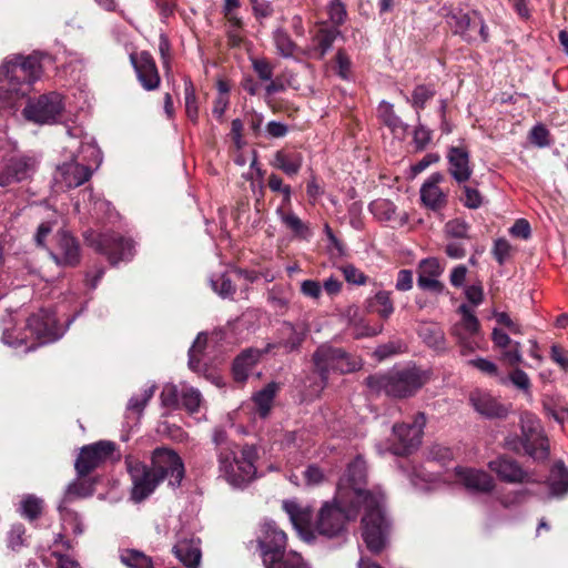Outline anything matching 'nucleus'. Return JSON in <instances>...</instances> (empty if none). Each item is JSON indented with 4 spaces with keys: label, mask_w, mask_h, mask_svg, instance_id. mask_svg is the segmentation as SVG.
Wrapping results in <instances>:
<instances>
[{
    "label": "nucleus",
    "mask_w": 568,
    "mask_h": 568,
    "mask_svg": "<svg viewBox=\"0 0 568 568\" xmlns=\"http://www.w3.org/2000/svg\"><path fill=\"white\" fill-rule=\"evenodd\" d=\"M455 475L458 483L471 493H490L495 488L494 478L484 470L456 467Z\"/></svg>",
    "instance_id": "23"
},
{
    "label": "nucleus",
    "mask_w": 568,
    "mask_h": 568,
    "mask_svg": "<svg viewBox=\"0 0 568 568\" xmlns=\"http://www.w3.org/2000/svg\"><path fill=\"white\" fill-rule=\"evenodd\" d=\"M463 194L462 202L466 207L476 210L481 206L484 197L476 187L465 185Z\"/></svg>",
    "instance_id": "54"
},
{
    "label": "nucleus",
    "mask_w": 568,
    "mask_h": 568,
    "mask_svg": "<svg viewBox=\"0 0 568 568\" xmlns=\"http://www.w3.org/2000/svg\"><path fill=\"white\" fill-rule=\"evenodd\" d=\"M425 425L426 416L424 413H417L409 424H395L393 426L395 443L386 450L398 456L410 454L420 445Z\"/></svg>",
    "instance_id": "11"
},
{
    "label": "nucleus",
    "mask_w": 568,
    "mask_h": 568,
    "mask_svg": "<svg viewBox=\"0 0 568 568\" xmlns=\"http://www.w3.org/2000/svg\"><path fill=\"white\" fill-rule=\"evenodd\" d=\"M346 317L348 326L352 329V334L355 338L372 337L376 336L383 331V326H369L359 314L357 306H349L346 310Z\"/></svg>",
    "instance_id": "30"
},
{
    "label": "nucleus",
    "mask_w": 568,
    "mask_h": 568,
    "mask_svg": "<svg viewBox=\"0 0 568 568\" xmlns=\"http://www.w3.org/2000/svg\"><path fill=\"white\" fill-rule=\"evenodd\" d=\"M49 253L59 266H75L81 256L79 242L65 230L57 232Z\"/></svg>",
    "instance_id": "16"
},
{
    "label": "nucleus",
    "mask_w": 568,
    "mask_h": 568,
    "mask_svg": "<svg viewBox=\"0 0 568 568\" xmlns=\"http://www.w3.org/2000/svg\"><path fill=\"white\" fill-rule=\"evenodd\" d=\"M64 103L61 94L50 92L29 101L23 110L24 116L34 123L53 124L60 119Z\"/></svg>",
    "instance_id": "13"
},
{
    "label": "nucleus",
    "mask_w": 568,
    "mask_h": 568,
    "mask_svg": "<svg viewBox=\"0 0 568 568\" xmlns=\"http://www.w3.org/2000/svg\"><path fill=\"white\" fill-rule=\"evenodd\" d=\"M271 165L281 170L286 175L293 176L300 172L303 165V156L297 152H285L283 150H278L275 152L273 160L271 161Z\"/></svg>",
    "instance_id": "33"
},
{
    "label": "nucleus",
    "mask_w": 568,
    "mask_h": 568,
    "mask_svg": "<svg viewBox=\"0 0 568 568\" xmlns=\"http://www.w3.org/2000/svg\"><path fill=\"white\" fill-rule=\"evenodd\" d=\"M521 443L527 455L535 460H545L549 456L548 438L539 418L524 412L520 415Z\"/></svg>",
    "instance_id": "8"
},
{
    "label": "nucleus",
    "mask_w": 568,
    "mask_h": 568,
    "mask_svg": "<svg viewBox=\"0 0 568 568\" xmlns=\"http://www.w3.org/2000/svg\"><path fill=\"white\" fill-rule=\"evenodd\" d=\"M91 494L90 489L83 483H72L67 487L64 497L60 505L67 506L73 497H87Z\"/></svg>",
    "instance_id": "57"
},
{
    "label": "nucleus",
    "mask_w": 568,
    "mask_h": 568,
    "mask_svg": "<svg viewBox=\"0 0 568 568\" xmlns=\"http://www.w3.org/2000/svg\"><path fill=\"white\" fill-rule=\"evenodd\" d=\"M366 308L369 313H376L383 320H387L394 313L390 292L378 291L366 300Z\"/></svg>",
    "instance_id": "37"
},
{
    "label": "nucleus",
    "mask_w": 568,
    "mask_h": 568,
    "mask_svg": "<svg viewBox=\"0 0 568 568\" xmlns=\"http://www.w3.org/2000/svg\"><path fill=\"white\" fill-rule=\"evenodd\" d=\"M263 353L257 348H247L237 355L232 367L234 379L239 383L245 382Z\"/></svg>",
    "instance_id": "29"
},
{
    "label": "nucleus",
    "mask_w": 568,
    "mask_h": 568,
    "mask_svg": "<svg viewBox=\"0 0 568 568\" xmlns=\"http://www.w3.org/2000/svg\"><path fill=\"white\" fill-rule=\"evenodd\" d=\"M436 94V90L432 84H418L414 88L412 97H405L406 101L419 113L426 106V103Z\"/></svg>",
    "instance_id": "40"
},
{
    "label": "nucleus",
    "mask_w": 568,
    "mask_h": 568,
    "mask_svg": "<svg viewBox=\"0 0 568 568\" xmlns=\"http://www.w3.org/2000/svg\"><path fill=\"white\" fill-rule=\"evenodd\" d=\"M444 181V175L439 172L433 173L420 186V201L423 205L434 212L443 210L448 202V195L439 184Z\"/></svg>",
    "instance_id": "21"
},
{
    "label": "nucleus",
    "mask_w": 568,
    "mask_h": 568,
    "mask_svg": "<svg viewBox=\"0 0 568 568\" xmlns=\"http://www.w3.org/2000/svg\"><path fill=\"white\" fill-rule=\"evenodd\" d=\"M327 13L336 28L343 24L347 17L345 4L341 0H332L327 7Z\"/></svg>",
    "instance_id": "52"
},
{
    "label": "nucleus",
    "mask_w": 568,
    "mask_h": 568,
    "mask_svg": "<svg viewBox=\"0 0 568 568\" xmlns=\"http://www.w3.org/2000/svg\"><path fill=\"white\" fill-rule=\"evenodd\" d=\"M403 344L400 342H388L386 344L379 345L375 352L374 356L378 361H384L393 355L399 354L403 351Z\"/></svg>",
    "instance_id": "58"
},
{
    "label": "nucleus",
    "mask_w": 568,
    "mask_h": 568,
    "mask_svg": "<svg viewBox=\"0 0 568 568\" xmlns=\"http://www.w3.org/2000/svg\"><path fill=\"white\" fill-rule=\"evenodd\" d=\"M115 450L113 442L100 440L84 446L75 460L74 467L80 477L89 475L106 462Z\"/></svg>",
    "instance_id": "15"
},
{
    "label": "nucleus",
    "mask_w": 568,
    "mask_h": 568,
    "mask_svg": "<svg viewBox=\"0 0 568 568\" xmlns=\"http://www.w3.org/2000/svg\"><path fill=\"white\" fill-rule=\"evenodd\" d=\"M351 65L352 62L347 54L343 50H338L336 53V71L342 79L348 80L351 78Z\"/></svg>",
    "instance_id": "63"
},
{
    "label": "nucleus",
    "mask_w": 568,
    "mask_h": 568,
    "mask_svg": "<svg viewBox=\"0 0 568 568\" xmlns=\"http://www.w3.org/2000/svg\"><path fill=\"white\" fill-rule=\"evenodd\" d=\"M126 468L132 480L131 498L140 503L149 497L159 486L160 480L153 468L134 458H126Z\"/></svg>",
    "instance_id": "14"
},
{
    "label": "nucleus",
    "mask_w": 568,
    "mask_h": 568,
    "mask_svg": "<svg viewBox=\"0 0 568 568\" xmlns=\"http://www.w3.org/2000/svg\"><path fill=\"white\" fill-rule=\"evenodd\" d=\"M547 485L552 497L560 498L568 494V469L562 462L552 466Z\"/></svg>",
    "instance_id": "34"
},
{
    "label": "nucleus",
    "mask_w": 568,
    "mask_h": 568,
    "mask_svg": "<svg viewBox=\"0 0 568 568\" xmlns=\"http://www.w3.org/2000/svg\"><path fill=\"white\" fill-rule=\"evenodd\" d=\"M447 23L455 34L460 36L469 43L477 41L487 42L489 39L487 26L477 11L464 12L459 10L452 12L447 16Z\"/></svg>",
    "instance_id": "12"
},
{
    "label": "nucleus",
    "mask_w": 568,
    "mask_h": 568,
    "mask_svg": "<svg viewBox=\"0 0 568 568\" xmlns=\"http://www.w3.org/2000/svg\"><path fill=\"white\" fill-rule=\"evenodd\" d=\"M27 329L36 336L40 345L54 342L63 334L58 327L54 314L44 310L28 318Z\"/></svg>",
    "instance_id": "17"
},
{
    "label": "nucleus",
    "mask_w": 568,
    "mask_h": 568,
    "mask_svg": "<svg viewBox=\"0 0 568 568\" xmlns=\"http://www.w3.org/2000/svg\"><path fill=\"white\" fill-rule=\"evenodd\" d=\"M471 407L486 418H505L508 415V407L500 403L491 394L476 389L469 395Z\"/></svg>",
    "instance_id": "22"
},
{
    "label": "nucleus",
    "mask_w": 568,
    "mask_h": 568,
    "mask_svg": "<svg viewBox=\"0 0 568 568\" xmlns=\"http://www.w3.org/2000/svg\"><path fill=\"white\" fill-rule=\"evenodd\" d=\"M488 468L496 474V476L507 484H524L532 481L530 474L525 470L520 464L508 457L499 456L488 463Z\"/></svg>",
    "instance_id": "20"
},
{
    "label": "nucleus",
    "mask_w": 568,
    "mask_h": 568,
    "mask_svg": "<svg viewBox=\"0 0 568 568\" xmlns=\"http://www.w3.org/2000/svg\"><path fill=\"white\" fill-rule=\"evenodd\" d=\"M210 282L213 291L223 298L232 297L235 293V286L226 274L212 276Z\"/></svg>",
    "instance_id": "48"
},
{
    "label": "nucleus",
    "mask_w": 568,
    "mask_h": 568,
    "mask_svg": "<svg viewBox=\"0 0 568 568\" xmlns=\"http://www.w3.org/2000/svg\"><path fill=\"white\" fill-rule=\"evenodd\" d=\"M339 271L344 275L345 281L349 284L364 285L368 280V277L353 264L343 265L339 267Z\"/></svg>",
    "instance_id": "53"
},
{
    "label": "nucleus",
    "mask_w": 568,
    "mask_h": 568,
    "mask_svg": "<svg viewBox=\"0 0 568 568\" xmlns=\"http://www.w3.org/2000/svg\"><path fill=\"white\" fill-rule=\"evenodd\" d=\"M511 251V245L505 239H498L494 243L493 254L497 262L503 265L505 261L509 257Z\"/></svg>",
    "instance_id": "61"
},
{
    "label": "nucleus",
    "mask_w": 568,
    "mask_h": 568,
    "mask_svg": "<svg viewBox=\"0 0 568 568\" xmlns=\"http://www.w3.org/2000/svg\"><path fill=\"white\" fill-rule=\"evenodd\" d=\"M207 342V336L200 333L189 349V367L196 372L200 369V354L203 352Z\"/></svg>",
    "instance_id": "51"
},
{
    "label": "nucleus",
    "mask_w": 568,
    "mask_h": 568,
    "mask_svg": "<svg viewBox=\"0 0 568 568\" xmlns=\"http://www.w3.org/2000/svg\"><path fill=\"white\" fill-rule=\"evenodd\" d=\"M184 99H185V111L187 118L195 122L199 115V109L196 103L195 89L190 79L184 80Z\"/></svg>",
    "instance_id": "47"
},
{
    "label": "nucleus",
    "mask_w": 568,
    "mask_h": 568,
    "mask_svg": "<svg viewBox=\"0 0 568 568\" xmlns=\"http://www.w3.org/2000/svg\"><path fill=\"white\" fill-rule=\"evenodd\" d=\"M155 392V385L152 384L144 388L141 394L133 395L128 402V410L141 414L146 406L148 402L152 398Z\"/></svg>",
    "instance_id": "50"
},
{
    "label": "nucleus",
    "mask_w": 568,
    "mask_h": 568,
    "mask_svg": "<svg viewBox=\"0 0 568 568\" xmlns=\"http://www.w3.org/2000/svg\"><path fill=\"white\" fill-rule=\"evenodd\" d=\"M252 67L258 78L263 81H271L273 78V67L265 59H253Z\"/></svg>",
    "instance_id": "60"
},
{
    "label": "nucleus",
    "mask_w": 568,
    "mask_h": 568,
    "mask_svg": "<svg viewBox=\"0 0 568 568\" xmlns=\"http://www.w3.org/2000/svg\"><path fill=\"white\" fill-rule=\"evenodd\" d=\"M501 358L510 366H516L523 362L521 345L514 342L509 347L501 351Z\"/></svg>",
    "instance_id": "56"
},
{
    "label": "nucleus",
    "mask_w": 568,
    "mask_h": 568,
    "mask_svg": "<svg viewBox=\"0 0 568 568\" xmlns=\"http://www.w3.org/2000/svg\"><path fill=\"white\" fill-rule=\"evenodd\" d=\"M26 541V527L20 523L13 524L7 536L8 547L13 551H19L27 545Z\"/></svg>",
    "instance_id": "49"
},
{
    "label": "nucleus",
    "mask_w": 568,
    "mask_h": 568,
    "mask_svg": "<svg viewBox=\"0 0 568 568\" xmlns=\"http://www.w3.org/2000/svg\"><path fill=\"white\" fill-rule=\"evenodd\" d=\"M181 404L191 414L199 412L202 404V395L194 387L184 386L181 389Z\"/></svg>",
    "instance_id": "45"
},
{
    "label": "nucleus",
    "mask_w": 568,
    "mask_h": 568,
    "mask_svg": "<svg viewBox=\"0 0 568 568\" xmlns=\"http://www.w3.org/2000/svg\"><path fill=\"white\" fill-rule=\"evenodd\" d=\"M173 554L186 568H199L202 558L200 539L182 534L173 547Z\"/></svg>",
    "instance_id": "26"
},
{
    "label": "nucleus",
    "mask_w": 568,
    "mask_h": 568,
    "mask_svg": "<svg viewBox=\"0 0 568 568\" xmlns=\"http://www.w3.org/2000/svg\"><path fill=\"white\" fill-rule=\"evenodd\" d=\"M433 132L425 125H417L414 130L413 140L416 146V150H424L432 141Z\"/></svg>",
    "instance_id": "59"
},
{
    "label": "nucleus",
    "mask_w": 568,
    "mask_h": 568,
    "mask_svg": "<svg viewBox=\"0 0 568 568\" xmlns=\"http://www.w3.org/2000/svg\"><path fill=\"white\" fill-rule=\"evenodd\" d=\"M313 362L321 377L322 387L327 384L331 372L348 374L361 368V361L357 357L328 344L317 347L313 354Z\"/></svg>",
    "instance_id": "7"
},
{
    "label": "nucleus",
    "mask_w": 568,
    "mask_h": 568,
    "mask_svg": "<svg viewBox=\"0 0 568 568\" xmlns=\"http://www.w3.org/2000/svg\"><path fill=\"white\" fill-rule=\"evenodd\" d=\"M371 212L382 221H390L396 213V205L386 199H378L369 204Z\"/></svg>",
    "instance_id": "44"
},
{
    "label": "nucleus",
    "mask_w": 568,
    "mask_h": 568,
    "mask_svg": "<svg viewBox=\"0 0 568 568\" xmlns=\"http://www.w3.org/2000/svg\"><path fill=\"white\" fill-rule=\"evenodd\" d=\"M151 467L160 483L168 480L172 488L179 487L184 478V463L173 449L155 448L151 456Z\"/></svg>",
    "instance_id": "10"
},
{
    "label": "nucleus",
    "mask_w": 568,
    "mask_h": 568,
    "mask_svg": "<svg viewBox=\"0 0 568 568\" xmlns=\"http://www.w3.org/2000/svg\"><path fill=\"white\" fill-rule=\"evenodd\" d=\"M278 390L280 384L271 382L253 395L252 400L260 417L266 418L268 416Z\"/></svg>",
    "instance_id": "35"
},
{
    "label": "nucleus",
    "mask_w": 568,
    "mask_h": 568,
    "mask_svg": "<svg viewBox=\"0 0 568 568\" xmlns=\"http://www.w3.org/2000/svg\"><path fill=\"white\" fill-rule=\"evenodd\" d=\"M283 337L278 342V347L284 348L285 352L290 353L298 349L305 339V331L297 329L292 324L285 323L282 327Z\"/></svg>",
    "instance_id": "38"
},
{
    "label": "nucleus",
    "mask_w": 568,
    "mask_h": 568,
    "mask_svg": "<svg viewBox=\"0 0 568 568\" xmlns=\"http://www.w3.org/2000/svg\"><path fill=\"white\" fill-rule=\"evenodd\" d=\"M283 509L288 515L294 528L303 535L312 520V510L308 507H302L295 500L283 501Z\"/></svg>",
    "instance_id": "32"
},
{
    "label": "nucleus",
    "mask_w": 568,
    "mask_h": 568,
    "mask_svg": "<svg viewBox=\"0 0 568 568\" xmlns=\"http://www.w3.org/2000/svg\"><path fill=\"white\" fill-rule=\"evenodd\" d=\"M378 118L392 131L395 136L404 138L408 131V124L395 113L394 105L382 101L377 109Z\"/></svg>",
    "instance_id": "31"
},
{
    "label": "nucleus",
    "mask_w": 568,
    "mask_h": 568,
    "mask_svg": "<svg viewBox=\"0 0 568 568\" xmlns=\"http://www.w3.org/2000/svg\"><path fill=\"white\" fill-rule=\"evenodd\" d=\"M363 509L356 503H342L335 495L332 501H326L321 507L316 521V531L328 538L337 537L349 520H355Z\"/></svg>",
    "instance_id": "6"
},
{
    "label": "nucleus",
    "mask_w": 568,
    "mask_h": 568,
    "mask_svg": "<svg viewBox=\"0 0 568 568\" xmlns=\"http://www.w3.org/2000/svg\"><path fill=\"white\" fill-rule=\"evenodd\" d=\"M418 334L427 344L437 352L446 349V338L443 329L435 323H424L419 326Z\"/></svg>",
    "instance_id": "36"
},
{
    "label": "nucleus",
    "mask_w": 568,
    "mask_h": 568,
    "mask_svg": "<svg viewBox=\"0 0 568 568\" xmlns=\"http://www.w3.org/2000/svg\"><path fill=\"white\" fill-rule=\"evenodd\" d=\"M273 41L280 55L283 58L293 57L296 50V44L284 29L277 28L273 32Z\"/></svg>",
    "instance_id": "42"
},
{
    "label": "nucleus",
    "mask_w": 568,
    "mask_h": 568,
    "mask_svg": "<svg viewBox=\"0 0 568 568\" xmlns=\"http://www.w3.org/2000/svg\"><path fill=\"white\" fill-rule=\"evenodd\" d=\"M258 449L253 444H245L235 449L223 447L217 456L219 477L234 489H245L257 477Z\"/></svg>",
    "instance_id": "3"
},
{
    "label": "nucleus",
    "mask_w": 568,
    "mask_h": 568,
    "mask_svg": "<svg viewBox=\"0 0 568 568\" xmlns=\"http://www.w3.org/2000/svg\"><path fill=\"white\" fill-rule=\"evenodd\" d=\"M286 534L275 521L265 520L261 525L257 537L266 568H308L302 557L295 551H286Z\"/></svg>",
    "instance_id": "5"
},
{
    "label": "nucleus",
    "mask_w": 568,
    "mask_h": 568,
    "mask_svg": "<svg viewBox=\"0 0 568 568\" xmlns=\"http://www.w3.org/2000/svg\"><path fill=\"white\" fill-rule=\"evenodd\" d=\"M92 175L89 165L77 162L72 155L71 161L65 162L57 168L53 175L54 184L60 189H73L84 184Z\"/></svg>",
    "instance_id": "19"
},
{
    "label": "nucleus",
    "mask_w": 568,
    "mask_h": 568,
    "mask_svg": "<svg viewBox=\"0 0 568 568\" xmlns=\"http://www.w3.org/2000/svg\"><path fill=\"white\" fill-rule=\"evenodd\" d=\"M131 61L142 87L149 91L156 89L160 84V75L152 55L143 51L138 59L131 55Z\"/></svg>",
    "instance_id": "28"
},
{
    "label": "nucleus",
    "mask_w": 568,
    "mask_h": 568,
    "mask_svg": "<svg viewBox=\"0 0 568 568\" xmlns=\"http://www.w3.org/2000/svg\"><path fill=\"white\" fill-rule=\"evenodd\" d=\"M277 214L282 223L290 229L295 235L306 237L308 235V227L294 212H285L282 209L277 210Z\"/></svg>",
    "instance_id": "43"
},
{
    "label": "nucleus",
    "mask_w": 568,
    "mask_h": 568,
    "mask_svg": "<svg viewBox=\"0 0 568 568\" xmlns=\"http://www.w3.org/2000/svg\"><path fill=\"white\" fill-rule=\"evenodd\" d=\"M448 172L458 183L467 182L471 174L470 156L468 150L463 146H450L447 151Z\"/></svg>",
    "instance_id": "25"
},
{
    "label": "nucleus",
    "mask_w": 568,
    "mask_h": 568,
    "mask_svg": "<svg viewBox=\"0 0 568 568\" xmlns=\"http://www.w3.org/2000/svg\"><path fill=\"white\" fill-rule=\"evenodd\" d=\"M366 483V463L358 456L348 464L337 485V499L342 503H356L363 507L362 537L371 552H381L388 540L392 523L388 518L384 495L364 488Z\"/></svg>",
    "instance_id": "1"
},
{
    "label": "nucleus",
    "mask_w": 568,
    "mask_h": 568,
    "mask_svg": "<svg viewBox=\"0 0 568 568\" xmlns=\"http://www.w3.org/2000/svg\"><path fill=\"white\" fill-rule=\"evenodd\" d=\"M322 284L315 280H305L301 283V293L312 300H318L322 295Z\"/></svg>",
    "instance_id": "64"
},
{
    "label": "nucleus",
    "mask_w": 568,
    "mask_h": 568,
    "mask_svg": "<svg viewBox=\"0 0 568 568\" xmlns=\"http://www.w3.org/2000/svg\"><path fill=\"white\" fill-rule=\"evenodd\" d=\"M36 165L37 162L33 158L19 156L10 159L4 169L0 171V185L7 186L30 178L36 170Z\"/></svg>",
    "instance_id": "24"
},
{
    "label": "nucleus",
    "mask_w": 568,
    "mask_h": 568,
    "mask_svg": "<svg viewBox=\"0 0 568 568\" xmlns=\"http://www.w3.org/2000/svg\"><path fill=\"white\" fill-rule=\"evenodd\" d=\"M339 36L336 27H328L321 23L312 37V44L307 49L311 59L322 60L332 49L334 41Z\"/></svg>",
    "instance_id": "27"
},
{
    "label": "nucleus",
    "mask_w": 568,
    "mask_h": 568,
    "mask_svg": "<svg viewBox=\"0 0 568 568\" xmlns=\"http://www.w3.org/2000/svg\"><path fill=\"white\" fill-rule=\"evenodd\" d=\"M160 397L164 406H176L181 398V392L175 385L169 384L163 387Z\"/></svg>",
    "instance_id": "62"
},
{
    "label": "nucleus",
    "mask_w": 568,
    "mask_h": 568,
    "mask_svg": "<svg viewBox=\"0 0 568 568\" xmlns=\"http://www.w3.org/2000/svg\"><path fill=\"white\" fill-rule=\"evenodd\" d=\"M120 559L129 568H153L152 559L139 550L125 549L121 551Z\"/></svg>",
    "instance_id": "41"
},
{
    "label": "nucleus",
    "mask_w": 568,
    "mask_h": 568,
    "mask_svg": "<svg viewBox=\"0 0 568 568\" xmlns=\"http://www.w3.org/2000/svg\"><path fill=\"white\" fill-rule=\"evenodd\" d=\"M18 510L23 518L33 521L42 514L43 500L36 495H24L21 498Z\"/></svg>",
    "instance_id": "39"
},
{
    "label": "nucleus",
    "mask_w": 568,
    "mask_h": 568,
    "mask_svg": "<svg viewBox=\"0 0 568 568\" xmlns=\"http://www.w3.org/2000/svg\"><path fill=\"white\" fill-rule=\"evenodd\" d=\"M460 320L450 328V335L456 339L460 354L466 356L479 348L480 324L474 311L466 304L458 310Z\"/></svg>",
    "instance_id": "9"
},
{
    "label": "nucleus",
    "mask_w": 568,
    "mask_h": 568,
    "mask_svg": "<svg viewBox=\"0 0 568 568\" xmlns=\"http://www.w3.org/2000/svg\"><path fill=\"white\" fill-rule=\"evenodd\" d=\"M98 250L108 256L112 265L121 261H129L134 254V244L131 240L119 234L105 233L99 236Z\"/></svg>",
    "instance_id": "18"
},
{
    "label": "nucleus",
    "mask_w": 568,
    "mask_h": 568,
    "mask_svg": "<svg viewBox=\"0 0 568 568\" xmlns=\"http://www.w3.org/2000/svg\"><path fill=\"white\" fill-rule=\"evenodd\" d=\"M428 381L426 372L416 366L394 368L369 375L365 383L372 393L393 398L414 396Z\"/></svg>",
    "instance_id": "4"
},
{
    "label": "nucleus",
    "mask_w": 568,
    "mask_h": 568,
    "mask_svg": "<svg viewBox=\"0 0 568 568\" xmlns=\"http://www.w3.org/2000/svg\"><path fill=\"white\" fill-rule=\"evenodd\" d=\"M40 53L7 58L1 67L0 113L13 112L42 73Z\"/></svg>",
    "instance_id": "2"
},
{
    "label": "nucleus",
    "mask_w": 568,
    "mask_h": 568,
    "mask_svg": "<svg viewBox=\"0 0 568 568\" xmlns=\"http://www.w3.org/2000/svg\"><path fill=\"white\" fill-rule=\"evenodd\" d=\"M58 510L60 513L62 525L65 530L70 528L77 536L83 532V525L77 513L70 510L67 506L63 505H59Z\"/></svg>",
    "instance_id": "46"
},
{
    "label": "nucleus",
    "mask_w": 568,
    "mask_h": 568,
    "mask_svg": "<svg viewBox=\"0 0 568 568\" xmlns=\"http://www.w3.org/2000/svg\"><path fill=\"white\" fill-rule=\"evenodd\" d=\"M468 230H469V225L465 221L459 220V219L452 220V221L447 222L445 225L446 234L449 237L457 239V240L467 237Z\"/></svg>",
    "instance_id": "55"
}]
</instances>
